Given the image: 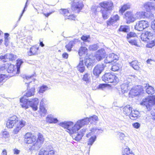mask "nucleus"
Segmentation results:
<instances>
[{
	"mask_svg": "<svg viewBox=\"0 0 155 155\" xmlns=\"http://www.w3.org/2000/svg\"><path fill=\"white\" fill-rule=\"evenodd\" d=\"M95 57H96L97 60L98 61H101L103 58H104L102 57H101V56L100 55H99V54H97V53H96V54L95 55Z\"/></svg>",
	"mask_w": 155,
	"mask_h": 155,
	"instance_id": "5fc2aeb1",
	"label": "nucleus"
},
{
	"mask_svg": "<svg viewBox=\"0 0 155 155\" xmlns=\"http://www.w3.org/2000/svg\"><path fill=\"white\" fill-rule=\"evenodd\" d=\"M155 45V39L150 41L147 45V47L149 48H152Z\"/></svg>",
	"mask_w": 155,
	"mask_h": 155,
	"instance_id": "a18cd8bd",
	"label": "nucleus"
},
{
	"mask_svg": "<svg viewBox=\"0 0 155 155\" xmlns=\"http://www.w3.org/2000/svg\"><path fill=\"white\" fill-rule=\"evenodd\" d=\"M37 139L36 142L41 145L43 143L44 141V139L43 138V135L40 133H38V137Z\"/></svg>",
	"mask_w": 155,
	"mask_h": 155,
	"instance_id": "e433bc0d",
	"label": "nucleus"
},
{
	"mask_svg": "<svg viewBox=\"0 0 155 155\" xmlns=\"http://www.w3.org/2000/svg\"><path fill=\"white\" fill-rule=\"evenodd\" d=\"M39 48V47L33 46L30 48L29 51L27 52L28 55L29 56H31L37 54Z\"/></svg>",
	"mask_w": 155,
	"mask_h": 155,
	"instance_id": "4be33fe9",
	"label": "nucleus"
},
{
	"mask_svg": "<svg viewBox=\"0 0 155 155\" xmlns=\"http://www.w3.org/2000/svg\"><path fill=\"white\" fill-rule=\"evenodd\" d=\"M84 5L81 1L74 0L72 4L71 8L75 12L78 13L82 9Z\"/></svg>",
	"mask_w": 155,
	"mask_h": 155,
	"instance_id": "39448f33",
	"label": "nucleus"
},
{
	"mask_svg": "<svg viewBox=\"0 0 155 155\" xmlns=\"http://www.w3.org/2000/svg\"><path fill=\"white\" fill-rule=\"evenodd\" d=\"M98 117L93 115L89 118L86 117L78 120L74 126V123L71 121H64L60 123L59 125L66 129V130L70 134H72L78 131L83 126L86 125L89 122L91 124L96 123L98 120Z\"/></svg>",
	"mask_w": 155,
	"mask_h": 155,
	"instance_id": "f257e3e1",
	"label": "nucleus"
},
{
	"mask_svg": "<svg viewBox=\"0 0 155 155\" xmlns=\"http://www.w3.org/2000/svg\"><path fill=\"white\" fill-rule=\"evenodd\" d=\"M129 64L134 70H139L140 67L137 61L136 60L133 61L131 62H129Z\"/></svg>",
	"mask_w": 155,
	"mask_h": 155,
	"instance_id": "bb28decb",
	"label": "nucleus"
},
{
	"mask_svg": "<svg viewBox=\"0 0 155 155\" xmlns=\"http://www.w3.org/2000/svg\"><path fill=\"white\" fill-rule=\"evenodd\" d=\"M143 91L142 86L141 85L137 86L131 89L130 94L134 96L139 95L140 93Z\"/></svg>",
	"mask_w": 155,
	"mask_h": 155,
	"instance_id": "ddd939ff",
	"label": "nucleus"
},
{
	"mask_svg": "<svg viewBox=\"0 0 155 155\" xmlns=\"http://www.w3.org/2000/svg\"><path fill=\"white\" fill-rule=\"evenodd\" d=\"M84 136V133L82 132H79L77 134L76 136L75 137L74 139L77 141H79L81 139L82 137Z\"/></svg>",
	"mask_w": 155,
	"mask_h": 155,
	"instance_id": "ea45409f",
	"label": "nucleus"
},
{
	"mask_svg": "<svg viewBox=\"0 0 155 155\" xmlns=\"http://www.w3.org/2000/svg\"><path fill=\"white\" fill-rule=\"evenodd\" d=\"M85 64L88 68H91L94 64V60L90 58H86L84 60Z\"/></svg>",
	"mask_w": 155,
	"mask_h": 155,
	"instance_id": "412c9836",
	"label": "nucleus"
},
{
	"mask_svg": "<svg viewBox=\"0 0 155 155\" xmlns=\"http://www.w3.org/2000/svg\"><path fill=\"white\" fill-rule=\"evenodd\" d=\"M153 35L152 33L150 31H147L142 33L140 37L142 41L148 42L149 41L152 39Z\"/></svg>",
	"mask_w": 155,
	"mask_h": 155,
	"instance_id": "f8f14e48",
	"label": "nucleus"
},
{
	"mask_svg": "<svg viewBox=\"0 0 155 155\" xmlns=\"http://www.w3.org/2000/svg\"><path fill=\"white\" fill-rule=\"evenodd\" d=\"M101 130V129L97 128L96 127H93L92 128H91L90 130L91 131L92 133H97L98 132V131L100 130Z\"/></svg>",
	"mask_w": 155,
	"mask_h": 155,
	"instance_id": "603ef678",
	"label": "nucleus"
},
{
	"mask_svg": "<svg viewBox=\"0 0 155 155\" xmlns=\"http://www.w3.org/2000/svg\"><path fill=\"white\" fill-rule=\"evenodd\" d=\"M106 87L105 84H101L98 86V88L103 89Z\"/></svg>",
	"mask_w": 155,
	"mask_h": 155,
	"instance_id": "69168bd1",
	"label": "nucleus"
},
{
	"mask_svg": "<svg viewBox=\"0 0 155 155\" xmlns=\"http://www.w3.org/2000/svg\"><path fill=\"white\" fill-rule=\"evenodd\" d=\"M99 5L103 9L101 10L103 18L104 19H107L112 10L113 3L111 1H104L100 3Z\"/></svg>",
	"mask_w": 155,
	"mask_h": 155,
	"instance_id": "7ed1b4c3",
	"label": "nucleus"
},
{
	"mask_svg": "<svg viewBox=\"0 0 155 155\" xmlns=\"http://www.w3.org/2000/svg\"><path fill=\"white\" fill-rule=\"evenodd\" d=\"M120 138V139L121 140H122V142L124 143L123 142V140L124 138L125 137V135L124 134L122 133H120L119 134Z\"/></svg>",
	"mask_w": 155,
	"mask_h": 155,
	"instance_id": "bf43d9fd",
	"label": "nucleus"
},
{
	"mask_svg": "<svg viewBox=\"0 0 155 155\" xmlns=\"http://www.w3.org/2000/svg\"><path fill=\"white\" fill-rule=\"evenodd\" d=\"M35 87H32L26 93V95H24L22 98L20 99L21 105L22 107H25L27 109L28 108L29 106H30L35 111L37 110L38 105L39 102L38 98H35L29 100L25 98V96L28 97L34 95L35 94Z\"/></svg>",
	"mask_w": 155,
	"mask_h": 155,
	"instance_id": "f03ea898",
	"label": "nucleus"
},
{
	"mask_svg": "<svg viewBox=\"0 0 155 155\" xmlns=\"http://www.w3.org/2000/svg\"><path fill=\"white\" fill-rule=\"evenodd\" d=\"M60 13L65 16H67L69 14V12L67 9H61L60 10Z\"/></svg>",
	"mask_w": 155,
	"mask_h": 155,
	"instance_id": "79ce46f5",
	"label": "nucleus"
},
{
	"mask_svg": "<svg viewBox=\"0 0 155 155\" xmlns=\"http://www.w3.org/2000/svg\"><path fill=\"white\" fill-rule=\"evenodd\" d=\"M3 137L6 138L9 137V134L8 132L7 131H4L2 133Z\"/></svg>",
	"mask_w": 155,
	"mask_h": 155,
	"instance_id": "6e6d98bb",
	"label": "nucleus"
},
{
	"mask_svg": "<svg viewBox=\"0 0 155 155\" xmlns=\"http://www.w3.org/2000/svg\"><path fill=\"white\" fill-rule=\"evenodd\" d=\"M37 140V138L35 136H32V137L28 138L27 139H25V141L26 143L29 144L35 142Z\"/></svg>",
	"mask_w": 155,
	"mask_h": 155,
	"instance_id": "473e14b6",
	"label": "nucleus"
},
{
	"mask_svg": "<svg viewBox=\"0 0 155 155\" xmlns=\"http://www.w3.org/2000/svg\"><path fill=\"white\" fill-rule=\"evenodd\" d=\"M121 66L118 63H117L112 66L111 68L112 71H118L120 68Z\"/></svg>",
	"mask_w": 155,
	"mask_h": 155,
	"instance_id": "4c0bfd02",
	"label": "nucleus"
},
{
	"mask_svg": "<svg viewBox=\"0 0 155 155\" xmlns=\"http://www.w3.org/2000/svg\"><path fill=\"white\" fill-rule=\"evenodd\" d=\"M132 107L130 105H127L123 109V113L126 116H129L132 111Z\"/></svg>",
	"mask_w": 155,
	"mask_h": 155,
	"instance_id": "aec40b11",
	"label": "nucleus"
},
{
	"mask_svg": "<svg viewBox=\"0 0 155 155\" xmlns=\"http://www.w3.org/2000/svg\"><path fill=\"white\" fill-rule=\"evenodd\" d=\"M8 55H6V54L4 55H1L0 56V59L2 60V61L4 62H5L6 61V60L7 59V57H8Z\"/></svg>",
	"mask_w": 155,
	"mask_h": 155,
	"instance_id": "3c124183",
	"label": "nucleus"
},
{
	"mask_svg": "<svg viewBox=\"0 0 155 155\" xmlns=\"http://www.w3.org/2000/svg\"><path fill=\"white\" fill-rule=\"evenodd\" d=\"M25 123L26 122L24 120H20L19 124L16 126V128L13 130V133L15 134H17L22 127L25 125Z\"/></svg>",
	"mask_w": 155,
	"mask_h": 155,
	"instance_id": "f3484780",
	"label": "nucleus"
},
{
	"mask_svg": "<svg viewBox=\"0 0 155 155\" xmlns=\"http://www.w3.org/2000/svg\"><path fill=\"white\" fill-rule=\"evenodd\" d=\"M41 146V144L36 141L33 145L31 146H30L29 149L31 150H37L40 149Z\"/></svg>",
	"mask_w": 155,
	"mask_h": 155,
	"instance_id": "c85d7f7f",
	"label": "nucleus"
},
{
	"mask_svg": "<svg viewBox=\"0 0 155 155\" xmlns=\"http://www.w3.org/2000/svg\"><path fill=\"white\" fill-rule=\"evenodd\" d=\"M68 55L67 53H64L62 54V57L64 58H67L68 57Z\"/></svg>",
	"mask_w": 155,
	"mask_h": 155,
	"instance_id": "338daca9",
	"label": "nucleus"
},
{
	"mask_svg": "<svg viewBox=\"0 0 155 155\" xmlns=\"http://www.w3.org/2000/svg\"><path fill=\"white\" fill-rule=\"evenodd\" d=\"M5 77L4 74H0V83L5 81Z\"/></svg>",
	"mask_w": 155,
	"mask_h": 155,
	"instance_id": "4d7b16f0",
	"label": "nucleus"
},
{
	"mask_svg": "<svg viewBox=\"0 0 155 155\" xmlns=\"http://www.w3.org/2000/svg\"><path fill=\"white\" fill-rule=\"evenodd\" d=\"M145 87L146 92L148 94H152L154 93L155 90L153 87L149 85V84H147Z\"/></svg>",
	"mask_w": 155,
	"mask_h": 155,
	"instance_id": "a878e982",
	"label": "nucleus"
},
{
	"mask_svg": "<svg viewBox=\"0 0 155 155\" xmlns=\"http://www.w3.org/2000/svg\"><path fill=\"white\" fill-rule=\"evenodd\" d=\"M139 114V112L137 110H132L129 116L131 119L135 120L137 118Z\"/></svg>",
	"mask_w": 155,
	"mask_h": 155,
	"instance_id": "b1692460",
	"label": "nucleus"
},
{
	"mask_svg": "<svg viewBox=\"0 0 155 155\" xmlns=\"http://www.w3.org/2000/svg\"><path fill=\"white\" fill-rule=\"evenodd\" d=\"M6 55H8V56L7 57V59H8L11 61H13L15 60L17 56L16 55H15L12 54H6Z\"/></svg>",
	"mask_w": 155,
	"mask_h": 155,
	"instance_id": "37998d69",
	"label": "nucleus"
},
{
	"mask_svg": "<svg viewBox=\"0 0 155 155\" xmlns=\"http://www.w3.org/2000/svg\"><path fill=\"white\" fill-rule=\"evenodd\" d=\"M151 27L155 32V19L151 22Z\"/></svg>",
	"mask_w": 155,
	"mask_h": 155,
	"instance_id": "052dcab7",
	"label": "nucleus"
},
{
	"mask_svg": "<svg viewBox=\"0 0 155 155\" xmlns=\"http://www.w3.org/2000/svg\"><path fill=\"white\" fill-rule=\"evenodd\" d=\"M90 38V36L89 35H83L81 37V39L83 41L86 42H89V41L88 40V39Z\"/></svg>",
	"mask_w": 155,
	"mask_h": 155,
	"instance_id": "09e8293b",
	"label": "nucleus"
},
{
	"mask_svg": "<svg viewBox=\"0 0 155 155\" xmlns=\"http://www.w3.org/2000/svg\"><path fill=\"white\" fill-rule=\"evenodd\" d=\"M16 66H15L17 68L16 73L18 74L20 72V68L21 65L23 63V61L21 59L18 60L17 61Z\"/></svg>",
	"mask_w": 155,
	"mask_h": 155,
	"instance_id": "72a5a7b5",
	"label": "nucleus"
},
{
	"mask_svg": "<svg viewBox=\"0 0 155 155\" xmlns=\"http://www.w3.org/2000/svg\"><path fill=\"white\" fill-rule=\"evenodd\" d=\"M46 120L50 123H56L58 120L56 118H54L51 115H48L46 117Z\"/></svg>",
	"mask_w": 155,
	"mask_h": 155,
	"instance_id": "393cba45",
	"label": "nucleus"
},
{
	"mask_svg": "<svg viewBox=\"0 0 155 155\" xmlns=\"http://www.w3.org/2000/svg\"><path fill=\"white\" fill-rule=\"evenodd\" d=\"M75 18L74 16L73 15H70L69 16H67L66 19H68L71 20H73Z\"/></svg>",
	"mask_w": 155,
	"mask_h": 155,
	"instance_id": "680f3d73",
	"label": "nucleus"
},
{
	"mask_svg": "<svg viewBox=\"0 0 155 155\" xmlns=\"http://www.w3.org/2000/svg\"><path fill=\"white\" fill-rule=\"evenodd\" d=\"M120 31L127 32L130 31L129 27L127 25H121L119 29Z\"/></svg>",
	"mask_w": 155,
	"mask_h": 155,
	"instance_id": "f704fd0d",
	"label": "nucleus"
},
{
	"mask_svg": "<svg viewBox=\"0 0 155 155\" xmlns=\"http://www.w3.org/2000/svg\"><path fill=\"white\" fill-rule=\"evenodd\" d=\"M77 69L81 73H82L85 70V67L84 66L83 61H80L77 67Z\"/></svg>",
	"mask_w": 155,
	"mask_h": 155,
	"instance_id": "c756f323",
	"label": "nucleus"
},
{
	"mask_svg": "<svg viewBox=\"0 0 155 155\" xmlns=\"http://www.w3.org/2000/svg\"><path fill=\"white\" fill-rule=\"evenodd\" d=\"M98 48V46L97 44H94L90 45L89 47V49L91 51H95L97 50Z\"/></svg>",
	"mask_w": 155,
	"mask_h": 155,
	"instance_id": "de8ad7c7",
	"label": "nucleus"
},
{
	"mask_svg": "<svg viewBox=\"0 0 155 155\" xmlns=\"http://www.w3.org/2000/svg\"><path fill=\"white\" fill-rule=\"evenodd\" d=\"M20 152V150L16 148L13 150V153L14 154H18Z\"/></svg>",
	"mask_w": 155,
	"mask_h": 155,
	"instance_id": "0e129e2a",
	"label": "nucleus"
},
{
	"mask_svg": "<svg viewBox=\"0 0 155 155\" xmlns=\"http://www.w3.org/2000/svg\"><path fill=\"white\" fill-rule=\"evenodd\" d=\"M131 6L130 3H127L123 5L119 10V12L123 14L126 10L130 8Z\"/></svg>",
	"mask_w": 155,
	"mask_h": 155,
	"instance_id": "cd10ccee",
	"label": "nucleus"
},
{
	"mask_svg": "<svg viewBox=\"0 0 155 155\" xmlns=\"http://www.w3.org/2000/svg\"><path fill=\"white\" fill-rule=\"evenodd\" d=\"M44 99H42L40 103V109L41 112L43 114H41L43 115H44L47 113V110L45 109L44 107L43 106V101H44Z\"/></svg>",
	"mask_w": 155,
	"mask_h": 155,
	"instance_id": "7c9ffc66",
	"label": "nucleus"
},
{
	"mask_svg": "<svg viewBox=\"0 0 155 155\" xmlns=\"http://www.w3.org/2000/svg\"><path fill=\"white\" fill-rule=\"evenodd\" d=\"M103 81L106 83H113L114 84H117L118 82V78L114 74H112L110 73H105L102 77Z\"/></svg>",
	"mask_w": 155,
	"mask_h": 155,
	"instance_id": "20e7f679",
	"label": "nucleus"
},
{
	"mask_svg": "<svg viewBox=\"0 0 155 155\" xmlns=\"http://www.w3.org/2000/svg\"><path fill=\"white\" fill-rule=\"evenodd\" d=\"M119 57L117 55L111 53L105 59L104 63L105 64L110 63L112 62H115L116 61L118 60Z\"/></svg>",
	"mask_w": 155,
	"mask_h": 155,
	"instance_id": "9d476101",
	"label": "nucleus"
},
{
	"mask_svg": "<svg viewBox=\"0 0 155 155\" xmlns=\"http://www.w3.org/2000/svg\"><path fill=\"white\" fill-rule=\"evenodd\" d=\"M47 147L45 149H41L40 150L39 155H54L55 151L53 150H50Z\"/></svg>",
	"mask_w": 155,
	"mask_h": 155,
	"instance_id": "dca6fc26",
	"label": "nucleus"
},
{
	"mask_svg": "<svg viewBox=\"0 0 155 155\" xmlns=\"http://www.w3.org/2000/svg\"><path fill=\"white\" fill-rule=\"evenodd\" d=\"M133 126L136 129L138 128L140 126V124L137 122L133 123L132 124Z\"/></svg>",
	"mask_w": 155,
	"mask_h": 155,
	"instance_id": "13d9d810",
	"label": "nucleus"
},
{
	"mask_svg": "<svg viewBox=\"0 0 155 155\" xmlns=\"http://www.w3.org/2000/svg\"><path fill=\"white\" fill-rule=\"evenodd\" d=\"M136 36V34L132 32H130V33H127V38L128 39L131 37H135Z\"/></svg>",
	"mask_w": 155,
	"mask_h": 155,
	"instance_id": "8fccbe9b",
	"label": "nucleus"
},
{
	"mask_svg": "<svg viewBox=\"0 0 155 155\" xmlns=\"http://www.w3.org/2000/svg\"><path fill=\"white\" fill-rule=\"evenodd\" d=\"M149 26L148 22L145 20L140 21L136 23L135 29L138 31H142Z\"/></svg>",
	"mask_w": 155,
	"mask_h": 155,
	"instance_id": "6e6552de",
	"label": "nucleus"
},
{
	"mask_svg": "<svg viewBox=\"0 0 155 155\" xmlns=\"http://www.w3.org/2000/svg\"><path fill=\"white\" fill-rule=\"evenodd\" d=\"M106 66V65L104 64L100 63L97 64L93 70V74L97 77H98L101 73L104 71Z\"/></svg>",
	"mask_w": 155,
	"mask_h": 155,
	"instance_id": "423d86ee",
	"label": "nucleus"
},
{
	"mask_svg": "<svg viewBox=\"0 0 155 155\" xmlns=\"http://www.w3.org/2000/svg\"><path fill=\"white\" fill-rule=\"evenodd\" d=\"M122 155H134V154L130 152V149L128 147H126L123 151Z\"/></svg>",
	"mask_w": 155,
	"mask_h": 155,
	"instance_id": "a19ab883",
	"label": "nucleus"
},
{
	"mask_svg": "<svg viewBox=\"0 0 155 155\" xmlns=\"http://www.w3.org/2000/svg\"><path fill=\"white\" fill-rule=\"evenodd\" d=\"M96 138V136L91 137L89 139L87 143V144L91 146L92 145L94 142Z\"/></svg>",
	"mask_w": 155,
	"mask_h": 155,
	"instance_id": "c03bdc74",
	"label": "nucleus"
},
{
	"mask_svg": "<svg viewBox=\"0 0 155 155\" xmlns=\"http://www.w3.org/2000/svg\"><path fill=\"white\" fill-rule=\"evenodd\" d=\"M19 121L17 116L14 115L10 117L7 122L6 125L8 128H12L13 126L19 124Z\"/></svg>",
	"mask_w": 155,
	"mask_h": 155,
	"instance_id": "1a4fd4ad",
	"label": "nucleus"
},
{
	"mask_svg": "<svg viewBox=\"0 0 155 155\" xmlns=\"http://www.w3.org/2000/svg\"><path fill=\"white\" fill-rule=\"evenodd\" d=\"M124 18L126 20L127 23L133 22L136 20V18L134 17L133 13L130 11H127L125 13Z\"/></svg>",
	"mask_w": 155,
	"mask_h": 155,
	"instance_id": "2eb2a0df",
	"label": "nucleus"
},
{
	"mask_svg": "<svg viewBox=\"0 0 155 155\" xmlns=\"http://www.w3.org/2000/svg\"><path fill=\"white\" fill-rule=\"evenodd\" d=\"M48 88V87L46 86L42 85L40 87L39 91V93H43L46 90H47Z\"/></svg>",
	"mask_w": 155,
	"mask_h": 155,
	"instance_id": "49530a36",
	"label": "nucleus"
},
{
	"mask_svg": "<svg viewBox=\"0 0 155 155\" xmlns=\"http://www.w3.org/2000/svg\"><path fill=\"white\" fill-rule=\"evenodd\" d=\"M87 49L85 47H81L79 50L78 54L80 56H82L83 54H87Z\"/></svg>",
	"mask_w": 155,
	"mask_h": 155,
	"instance_id": "2f4dec72",
	"label": "nucleus"
},
{
	"mask_svg": "<svg viewBox=\"0 0 155 155\" xmlns=\"http://www.w3.org/2000/svg\"><path fill=\"white\" fill-rule=\"evenodd\" d=\"M4 65L0 67V74L3 73V71H5Z\"/></svg>",
	"mask_w": 155,
	"mask_h": 155,
	"instance_id": "774afa93",
	"label": "nucleus"
},
{
	"mask_svg": "<svg viewBox=\"0 0 155 155\" xmlns=\"http://www.w3.org/2000/svg\"><path fill=\"white\" fill-rule=\"evenodd\" d=\"M32 136H35L32 135V134L31 133H27L25 135L24 138L25 139H27L32 137Z\"/></svg>",
	"mask_w": 155,
	"mask_h": 155,
	"instance_id": "864d4df0",
	"label": "nucleus"
},
{
	"mask_svg": "<svg viewBox=\"0 0 155 155\" xmlns=\"http://www.w3.org/2000/svg\"><path fill=\"white\" fill-rule=\"evenodd\" d=\"M130 84V82L128 81H126L121 85V89L123 92L124 93L127 92Z\"/></svg>",
	"mask_w": 155,
	"mask_h": 155,
	"instance_id": "5701e85b",
	"label": "nucleus"
},
{
	"mask_svg": "<svg viewBox=\"0 0 155 155\" xmlns=\"http://www.w3.org/2000/svg\"><path fill=\"white\" fill-rule=\"evenodd\" d=\"M78 39H74L73 40L70 41L65 46V48L67 50L70 51H71V49L72 47L75 45L76 43L78 42Z\"/></svg>",
	"mask_w": 155,
	"mask_h": 155,
	"instance_id": "6ab92c4d",
	"label": "nucleus"
},
{
	"mask_svg": "<svg viewBox=\"0 0 155 155\" xmlns=\"http://www.w3.org/2000/svg\"><path fill=\"white\" fill-rule=\"evenodd\" d=\"M96 53L99 55H100L104 58L106 56V53L104 49H101L98 50Z\"/></svg>",
	"mask_w": 155,
	"mask_h": 155,
	"instance_id": "58836bf2",
	"label": "nucleus"
},
{
	"mask_svg": "<svg viewBox=\"0 0 155 155\" xmlns=\"http://www.w3.org/2000/svg\"><path fill=\"white\" fill-rule=\"evenodd\" d=\"M141 104L145 105L147 109H150V107L151 105L155 104V95L144 99Z\"/></svg>",
	"mask_w": 155,
	"mask_h": 155,
	"instance_id": "0eeeda50",
	"label": "nucleus"
},
{
	"mask_svg": "<svg viewBox=\"0 0 155 155\" xmlns=\"http://www.w3.org/2000/svg\"><path fill=\"white\" fill-rule=\"evenodd\" d=\"M27 2L26 3V4H25V7H24V9L22 11V12L21 15L19 17V19L18 20V21H19L20 20L21 17L23 15V14L24 13V12H25V8H26L27 7Z\"/></svg>",
	"mask_w": 155,
	"mask_h": 155,
	"instance_id": "e2e57ef3",
	"label": "nucleus"
},
{
	"mask_svg": "<svg viewBox=\"0 0 155 155\" xmlns=\"http://www.w3.org/2000/svg\"><path fill=\"white\" fill-rule=\"evenodd\" d=\"M90 79V75L88 73H87L83 75L82 80L86 82L87 83L89 82Z\"/></svg>",
	"mask_w": 155,
	"mask_h": 155,
	"instance_id": "c9c22d12",
	"label": "nucleus"
},
{
	"mask_svg": "<svg viewBox=\"0 0 155 155\" xmlns=\"http://www.w3.org/2000/svg\"><path fill=\"white\" fill-rule=\"evenodd\" d=\"M5 70L8 73H12V76H13L15 74L17 73L16 71V68L15 65L13 64H9L8 63H6L4 64Z\"/></svg>",
	"mask_w": 155,
	"mask_h": 155,
	"instance_id": "9b49d317",
	"label": "nucleus"
},
{
	"mask_svg": "<svg viewBox=\"0 0 155 155\" xmlns=\"http://www.w3.org/2000/svg\"><path fill=\"white\" fill-rule=\"evenodd\" d=\"M120 20V17L117 14L113 15L111 16L110 19L107 21V25L114 26L115 23Z\"/></svg>",
	"mask_w": 155,
	"mask_h": 155,
	"instance_id": "4468645a",
	"label": "nucleus"
},
{
	"mask_svg": "<svg viewBox=\"0 0 155 155\" xmlns=\"http://www.w3.org/2000/svg\"><path fill=\"white\" fill-rule=\"evenodd\" d=\"M144 7L147 12H149L151 10H155V5L151 2H148L145 3Z\"/></svg>",
	"mask_w": 155,
	"mask_h": 155,
	"instance_id": "a211bd4d",
	"label": "nucleus"
}]
</instances>
